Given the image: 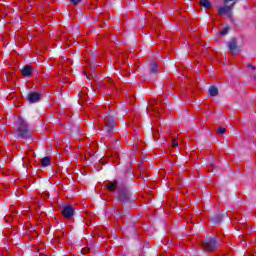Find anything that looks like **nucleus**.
Wrapping results in <instances>:
<instances>
[{"label":"nucleus","instance_id":"obj_10","mask_svg":"<svg viewBox=\"0 0 256 256\" xmlns=\"http://www.w3.org/2000/svg\"><path fill=\"white\" fill-rule=\"evenodd\" d=\"M209 93L211 97H217V95H219V89H217V87L215 86H211L209 89Z\"/></svg>","mask_w":256,"mask_h":256},{"label":"nucleus","instance_id":"obj_15","mask_svg":"<svg viewBox=\"0 0 256 256\" xmlns=\"http://www.w3.org/2000/svg\"><path fill=\"white\" fill-rule=\"evenodd\" d=\"M157 69H158L157 62H152L150 64V71H151V73H157Z\"/></svg>","mask_w":256,"mask_h":256},{"label":"nucleus","instance_id":"obj_21","mask_svg":"<svg viewBox=\"0 0 256 256\" xmlns=\"http://www.w3.org/2000/svg\"><path fill=\"white\" fill-rule=\"evenodd\" d=\"M80 1L81 0H71V3H73V5H79Z\"/></svg>","mask_w":256,"mask_h":256},{"label":"nucleus","instance_id":"obj_1","mask_svg":"<svg viewBox=\"0 0 256 256\" xmlns=\"http://www.w3.org/2000/svg\"><path fill=\"white\" fill-rule=\"evenodd\" d=\"M17 130L20 133L21 137H25L29 131L27 123L23 118L18 117L16 120Z\"/></svg>","mask_w":256,"mask_h":256},{"label":"nucleus","instance_id":"obj_19","mask_svg":"<svg viewBox=\"0 0 256 256\" xmlns=\"http://www.w3.org/2000/svg\"><path fill=\"white\" fill-rule=\"evenodd\" d=\"M90 251H91L90 248H83V249L81 250V253H82L83 255H85V254L89 253Z\"/></svg>","mask_w":256,"mask_h":256},{"label":"nucleus","instance_id":"obj_23","mask_svg":"<svg viewBox=\"0 0 256 256\" xmlns=\"http://www.w3.org/2000/svg\"><path fill=\"white\" fill-rule=\"evenodd\" d=\"M254 81H256V76H254Z\"/></svg>","mask_w":256,"mask_h":256},{"label":"nucleus","instance_id":"obj_6","mask_svg":"<svg viewBox=\"0 0 256 256\" xmlns=\"http://www.w3.org/2000/svg\"><path fill=\"white\" fill-rule=\"evenodd\" d=\"M104 123H105V127H107L108 131H109V129H113L115 127V121L111 117H105Z\"/></svg>","mask_w":256,"mask_h":256},{"label":"nucleus","instance_id":"obj_22","mask_svg":"<svg viewBox=\"0 0 256 256\" xmlns=\"http://www.w3.org/2000/svg\"><path fill=\"white\" fill-rule=\"evenodd\" d=\"M86 77H87V79H91V76H89V75H87Z\"/></svg>","mask_w":256,"mask_h":256},{"label":"nucleus","instance_id":"obj_17","mask_svg":"<svg viewBox=\"0 0 256 256\" xmlns=\"http://www.w3.org/2000/svg\"><path fill=\"white\" fill-rule=\"evenodd\" d=\"M229 26H226L223 30L220 31V35H227L229 33Z\"/></svg>","mask_w":256,"mask_h":256},{"label":"nucleus","instance_id":"obj_8","mask_svg":"<svg viewBox=\"0 0 256 256\" xmlns=\"http://www.w3.org/2000/svg\"><path fill=\"white\" fill-rule=\"evenodd\" d=\"M150 105L152 107V111L154 112L159 111L160 104L158 100H152V101L150 100Z\"/></svg>","mask_w":256,"mask_h":256},{"label":"nucleus","instance_id":"obj_20","mask_svg":"<svg viewBox=\"0 0 256 256\" xmlns=\"http://www.w3.org/2000/svg\"><path fill=\"white\" fill-rule=\"evenodd\" d=\"M172 147H179V142H177V140H173Z\"/></svg>","mask_w":256,"mask_h":256},{"label":"nucleus","instance_id":"obj_9","mask_svg":"<svg viewBox=\"0 0 256 256\" xmlns=\"http://www.w3.org/2000/svg\"><path fill=\"white\" fill-rule=\"evenodd\" d=\"M31 73H32L31 66H25L22 69V74L24 75V77H31Z\"/></svg>","mask_w":256,"mask_h":256},{"label":"nucleus","instance_id":"obj_7","mask_svg":"<svg viewBox=\"0 0 256 256\" xmlns=\"http://www.w3.org/2000/svg\"><path fill=\"white\" fill-rule=\"evenodd\" d=\"M229 49L230 51H232V53H234V55H237L238 51H237V42H235V40H232L229 43Z\"/></svg>","mask_w":256,"mask_h":256},{"label":"nucleus","instance_id":"obj_5","mask_svg":"<svg viewBox=\"0 0 256 256\" xmlns=\"http://www.w3.org/2000/svg\"><path fill=\"white\" fill-rule=\"evenodd\" d=\"M28 101L29 103H38V101H41V94L37 92H32L28 95Z\"/></svg>","mask_w":256,"mask_h":256},{"label":"nucleus","instance_id":"obj_16","mask_svg":"<svg viewBox=\"0 0 256 256\" xmlns=\"http://www.w3.org/2000/svg\"><path fill=\"white\" fill-rule=\"evenodd\" d=\"M32 155H33V151L28 152L27 155L22 158L24 163H27V161H29V159H31Z\"/></svg>","mask_w":256,"mask_h":256},{"label":"nucleus","instance_id":"obj_12","mask_svg":"<svg viewBox=\"0 0 256 256\" xmlns=\"http://www.w3.org/2000/svg\"><path fill=\"white\" fill-rule=\"evenodd\" d=\"M49 165H51V158L44 157L42 159V167H49Z\"/></svg>","mask_w":256,"mask_h":256},{"label":"nucleus","instance_id":"obj_11","mask_svg":"<svg viewBox=\"0 0 256 256\" xmlns=\"http://www.w3.org/2000/svg\"><path fill=\"white\" fill-rule=\"evenodd\" d=\"M200 5L204 7V9H211V2L209 0H201Z\"/></svg>","mask_w":256,"mask_h":256},{"label":"nucleus","instance_id":"obj_18","mask_svg":"<svg viewBox=\"0 0 256 256\" xmlns=\"http://www.w3.org/2000/svg\"><path fill=\"white\" fill-rule=\"evenodd\" d=\"M226 131H227V129H225V128H223V127H220V128H218L217 133H218L219 135H223V134H225Z\"/></svg>","mask_w":256,"mask_h":256},{"label":"nucleus","instance_id":"obj_3","mask_svg":"<svg viewBox=\"0 0 256 256\" xmlns=\"http://www.w3.org/2000/svg\"><path fill=\"white\" fill-rule=\"evenodd\" d=\"M62 215L65 219H71L75 215V209L72 206H65L62 209Z\"/></svg>","mask_w":256,"mask_h":256},{"label":"nucleus","instance_id":"obj_14","mask_svg":"<svg viewBox=\"0 0 256 256\" xmlns=\"http://www.w3.org/2000/svg\"><path fill=\"white\" fill-rule=\"evenodd\" d=\"M117 187V181L110 182L109 185L107 186L108 191H115Z\"/></svg>","mask_w":256,"mask_h":256},{"label":"nucleus","instance_id":"obj_4","mask_svg":"<svg viewBox=\"0 0 256 256\" xmlns=\"http://www.w3.org/2000/svg\"><path fill=\"white\" fill-rule=\"evenodd\" d=\"M233 3L231 6H224L218 9V15H231V11H233Z\"/></svg>","mask_w":256,"mask_h":256},{"label":"nucleus","instance_id":"obj_2","mask_svg":"<svg viewBox=\"0 0 256 256\" xmlns=\"http://www.w3.org/2000/svg\"><path fill=\"white\" fill-rule=\"evenodd\" d=\"M202 247L204 248L205 251H215L217 247H219V243H217V240L215 238L205 240L202 243Z\"/></svg>","mask_w":256,"mask_h":256},{"label":"nucleus","instance_id":"obj_13","mask_svg":"<svg viewBox=\"0 0 256 256\" xmlns=\"http://www.w3.org/2000/svg\"><path fill=\"white\" fill-rule=\"evenodd\" d=\"M119 199L122 203H125V201H129V194L127 193H120Z\"/></svg>","mask_w":256,"mask_h":256}]
</instances>
